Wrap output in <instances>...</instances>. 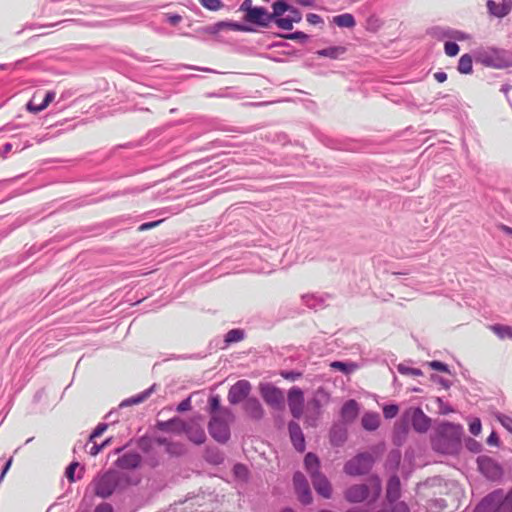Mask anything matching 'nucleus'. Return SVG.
Here are the masks:
<instances>
[{
  "instance_id": "1",
  "label": "nucleus",
  "mask_w": 512,
  "mask_h": 512,
  "mask_svg": "<svg viewBox=\"0 0 512 512\" xmlns=\"http://www.w3.org/2000/svg\"><path fill=\"white\" fill-rule=\"evenodd\" d=\"M462 433L463 427L460 424L440 423L431 439L433 449L442 454L455 453L460 447Z\"/></svg>"
},
{
  "instance_id": "2",
  "label": "nucleus",
  "mask_w": 512,
  "mask_h": 512,
  "mask_svg": "<svg viewBox=\"0 0 512 512\" xmlns=\"http://www.w3.org/2000/svg\"><path fill=\"white\" fill-rule=\"evenodd\" d=\"M381 481L378 477L369 478L367 484H355L344 493L345 499L351 503H360L365 500L375 501L381 494Z\"/></svg>"
},
{
  "instance_id": "3",
  "label": "nucleus",
  "mask_w": 512,
  "mask_h": 512,
  "mask_svg": "<svg viewBox=\"0 0 512 512\" xmlns=\"http://www.w3.org/2000/svg\"><path fill=\"white\" fill-rule=\"evenodd\" d=\"M233 420L234 415L230 410H223L213 415L208 424L211 437L219 443H226L230 438L229 425Z\"/></svg>"
},
{
  "instance_id": "4",
  "label": "nucleus",
  "mask_w": 512,
  "mask_h": 512,
  "mask_svg": "<svg viewBox=\"0 0 512 512\" xmlns=\"http://www.w3.org/2000/svg\"><path fill=\"white\" fill-rule=\"evenodd\" d=\"M478 61L488 67L501 69L512 65V58L508 52L500 49H486L478 53Z\"/></svg>"
},
{
  "instance_id": "5",
  "label": "nucleus",
  "mask_w": 512,
  "mask_h": 512,
  "mask_svg": "<svg viewBox=\"0 0 512 512\" xmlns=\"http://www.w3.org/2000/svg\"><path fill=\"white\" fill-rule=\"evenodd\" d=\"M374 463V458L369 453H360L347 461L344 465V472L350 476H361L367 474Z\"/></svg>"
},
{
  "instance_id": "6",
  "label": "nucleus",
  "mask_w": 512,
  "mask_h": 512,
  "mask_svg": "<svg viewBox=\"0 0 512 512\" xmlns=\"http://www.w3.org/2000/svg\"><path fill=\"white\" fill-rule=\"evenodd\" d=\"M117 476L114 472H106L103 475L95 478L92 482L94 493L101 497L107 498L114 492L117 486Z\"/></svg>"
},
{
  "instance_id": "7",
  "label": "nucleus",
  "mask_w": 512,
  "mask_h": 512,
  "mask_svg": "<svg viewBox=\"0 0 512 512\" xmlns=\"http://www.w3.org/2000/svg\"><path fill=\"white\" fill-rule=\"evenodd\" d=\"M259 392L265 403L273 408H282L284 404V394L276 386L270 383H261Z\"/></svg>"
},
{
  "instance_id": "8",
  "label": "nucleus",
  "mask_w": 512,
  "mask_h": 512,
  "mask_svg": "<svg viewBox=\"0 0 512 512\" xmlns=\"http://www.w3.org/2000/svg\"><path fill=\"white\" fill-rule=\"evenodd\" d=\"M171 424H176L179 426L180 430H185L190 441L197 445H201L206 440V434L203 430L201 424L192 420L189 423H185L183 421H174Z\"/></svg>"
},
{
  "instance_id": "9",
  "label": "nucleus",
  "mask_w": 512,
  "mask_h": 512,
  "mask_svg": "<svg viewBox=\"0 0 512 512\" xmlns=\"http://www.w3.org/2000/svg\"><path fill=\"white\" fill-rule=\"evenodd\" d=\"M55 96L54 91H48L44 94L41 91H36L27 103V109L30 112L38 113L44 110L54 100Z\"/></svg>"
},
{
  "instance_id": "10",
  "label": "nucleus",
  "mask_w": 512,
  "mask_h": 512,
  "mask_svg": "<svg viewBox=\"0 0 512 512\" xmlns=\"http://www.w3.org/2000/svg\"><path fill=\"white\" fill-rule=\"evenodd\" d=\"M288 406L294 418H301L304 408V394L299 387H292L288 392Z\"/></svg>"
},
{
  "instance_id": "11",
  "label": "nucleus",
  "mask_w": 512,
  "mask_h": 512,
  "mask_svg": "<svg viewBox=\"0 0 512 512\" xmlns=\"http://www.w3.org/2000/svg\"><path fill=\"white\" fill-rule=\"evenodd\" d=\"M251 391V384L247 380H239L231 386L228 392V401L238 404L247 398Z\"/></svg>"
},
{
  "instance_id": "12",
  "label": "nucleus",
  "mask_w": 512,
  "mask_h": 512,
  "mask_svg": "<svg viewBox=\"0 0 512 512\" xmlns=\"http://www.w3.org/2000/svg\"><path fill=\"white\" fill-rule=\"evenodd\" d=\"M293 482L300 502L305 505L310 504L312 501V494L305 476L302 473L297 472L294 474Z\"/></svg>"
},
{
  "instance_id": "13",
  "label": "nucleus",
  "mask_w": 512,
  "mask_h": 512,
  "mask_svg": "<svg viewBox=\"0 0 512 512\" xmlns=\"http://www.w3.org/2000/svg\"><path fill=\"white\" fill-rule=\"evenodd\" d=\"M502 501V491H495L485 497L473 512H494Z\"/></svg>"
},
{
  "instance_id": "14",
  "label": "nucleus",
  "mask_w": 512,
  "mask_h": 512,
  "mask_svg": "<svg viewBox=\"0 0 512 512\" xmlns=\"http://www.w3.org/2000/svg\"><path fill=\"white\" fill-rule=\"evenodd\" d=\"M244 19L246 22L262 27H267L272 22L270 13L263 7H255L250 13L245 14Z\"/></svg>"
},
{
  "instance_id": "15",
  "label": "nucleus",
  "mask_w": 512,
  "mask_h": 512,
  "mask_svg": "<svg viewBox=\"0 0 512 512\" xmlns=\"http://www.w3.org/2000/svg\"><path fill=\"white\" fill-rule=\"evenodd\" d=\"M486 6L491 15L498 18H503L511 12L512 0H502L500 3H496L493 0H488Z\"/></svg>"
},
{
  "instance_id": "16",
  "label": "nucleus",
  "mask_w": 512,
  "mask_h": 512,
  "mask_svg": "<svg viewBox=\"0 0 512 512\" xmlns=\"http://www.w3.org/2000/svg\"><path fill=\"white\" fill-rule=\"evenodd\" d=\"M312 483L318 494L324 498H330L332 494L331 484L321 473L312 474Z\"/></svg>"
},
{
  "instance_id": "17",
  "label": "nucleus",
  "mask_w": 512,
  "mask_h": 512,
  "mask_svg": "<svg viewBox=\"0 0 512 512\" xmlns=\"http://www.w3.org/2000/svg\"><path fill=\"white\" fill-rule=\"evenodd\" d=\"M411 421L414 430L419 433L426 432L430 427V418L420 408L413 409Z\"/></svg>"
},
{
  "instance_id": "18",
  "label": "nucleus",
  "mask_w": 512,
  "mask_h": 512,
  "mask_svg": "<svg viewBox=\"0 0 512 512\" xmlns=\"http://www.w3.org/2000/svg\"><path fill=\"white\" fill-rule=\"evenodd\" d=\"M481 472L489 479L496 480L502 476L501 467L491 459H483L479 462Z\"/></svg>"
},
{
  "instance_id": "19",
  "label": "nucleus",
  "mask_w": 512,
  "mask_h": 512,
  "mask_svg": "<svg viewBox=\"0 0 512 512\" xmlns=\"http://www.w3.org/2000/svg\"><path fill=\"white\" fill-rule=\"evenodd\" d=\"M288 428H289L290 438H291V441H292L294 447L300 452L304 451L305 440H304V436H303V433H302V430H301L299 424H297L295 422H290Z\"/></svg>"
},
{
  "instance_id": "20",
  "label": "nucleus",
  "mask_w": 512,
  "mask_h": 512,
  "mask_svg": "<svg viewBox=\"0 0 512 512\" xmlns=\"http://www.w3.org/2000/svg\"><path fill=\"white\" fill-rule=\"evenodd\" d=\"M359 414V405L358 403L351 399L344 403L341 409V417L342 420L346 423L353 422Z\"/></svg>"
},
{
  "instance_id": "21",
  "label": "nucleus",
  "mask_w": 512,
  "mask_h": 512,
  "mask_svg": "<svg viewBox=\"0 0 512 512\" xmlns=\"http://www.w3.org/2000/svg\"><path fill=\"white\" fill-rule=\"evenodd\" d=\"M245 411L254 420H260L264 416V409L256 398H249L245 402Z\"/></svg>"
},
{
  "instance_id": "22",
  "label": "nucleus",
  "mask_w": 512,
  "mask_h": 512,
  "mask_svg": "<svg viewBox=\"0 0 512 512\" xmlns=\"http://www.w3.org/2000/svg\"><path fill=\"white\" fill-rule=\"evenodd\" d=\"M141 457L137 453H126L116 460L117 467L121 469H133L139 466Z\"/></svg>"
},
{
  "instance_id": "23",
  "label": "nucleus",
  "mask_w": 512,
  "mask_h": 512,
  "mask_svg": "<svg viewBox=\"0 0 512 512\" xmlns=\"http://www.w3.org/2000/svg\"><path fill=\"white\" fill-rule=\"evenodd\" d=\"M362 427L367 431H374L380 425V415L377 412H366L361 419Z\"/></svg>"
},
{
  "instance_id": "24",
  "label": "nucleus",
  "mask_w": 512,
  "mask_h": 512,
  "mask_svg": "<svg viewBox=\"0 0 512 512\" xmlns=\"http://www.w3.org/2000/svg\"><path fill=\"white\" fill-rule=\"evenodd\" d=\"M400 480L397 476H392L387 483L386 496L390 502L396 501L400 497Z\"/></svg>"
},
{
  "instance_id": "25",
  "label": "nucleus",
  "mask_w": 512,
  "mask_h": 512,
  "mask_svg": "<svg viewBox=\"0 0 512 512\" xmlns=\"http://www.w3.org/2000/svg\"><path fill=\"white\" fill-rule=\"evenodd\" d=\"M328 401L329 394L325 391L324 388H318L315 392L314 398L309 402V407H313V409L318 414L322 405L328 403Z\"/></svg>"
},
{
  "instance_id": "26",
  "label": "nucleus",
  "mask_w": 512,
  "mask_h": 512,
  "mask_svg": "<svg viewBox=\"0 0 512 512\" xmlns=\"http://www.w3.org/2000/svg\"><path fill=\"white\" fill-rule=\"evenodd\" d=\"M304 464H305V467L308 471V473L310 474V476L312 477V474H316V473H320L318 471L319 469V459L316 455L312 454V453H308L306 456H305V459H304Z\"/></svg>"
},
{
  "instance_id": "27",
  "label": "nucleus",
  "mask_w": 512,
  "mask_h": 512,
  "mask_svg": "<svg viewBox=\"0 0 512 512\" xmlns=\"http://www.w3.org/2000/svg\"><path fill=\"white\" fill-rule=\"evenodd\" d=\"M489 329L496 334L500 339H512V328L507 325L495 324L489 326Z\"/></svg>"
},
{
  "instance_id": "28",
  "label": "nucleus",
  "mask_w": 512,
  "mask_h": 512,
  "mask_svg": "<svg viewBox=\"0 0 512 512\" xmlns=\"http://www.w3.org/2000/svg\"><path fill=\"white\" fill-rule=\"evenodd\" d=\"M155 442L158 445L165 446L166 452L172 454V455H179L183 452V447L180 444H174L168 442L165 438H157Z\"/></svg>"
},
{
  "instance_id": "29",
  "label": "nucleus",
  "mask_w": 512,
  "mask_h": 512,
  "mask_svg": "<svg viewBox=\"0 0 512 512\" xmlns=\"http://www.w3.org/2000/svg\"><path fill=\"white\" fill-rule=\"evenodd\" d=\"M334 23L339 27L352 28L355 26V19L349 13L341 14L334 17Z\"/></svg>"
},
{
  "instance_id": "30",
  "label": "nucleus",
  "mask_w": 512,
  "mask_h": 512,
  "mask_svg": "<svg viewBox=\"0 0 512 512\" xmlns=\"http://www.w3.org/2000/svg\"><path fill=\"white\" fill-rule=\"evenodd\" d=\"M111 443V439H106L105 441H103L101 444H98L96 439L93 440V441H90V439L88 440L87 444H86V449H87V452L91 455V456H96L98 453H100V451L108 446L109 444Z\"/></svg>"
},
{
  "instance_id": "31",
  "label": "nucleus",
  "mask_w": 512,
  "mask_h": 512,
  "mask_svg": "<svg viewBox=\"0 0 512 512\" xmlns=\"http://www.w3.org/2000/svg\"><path fill=\"white\" fill-rule=\"evenodd\" d=\"M272 8L273 12L270 13L271 21L277 17L282 16L285 12H288L290 10V5H288L283 0H279L273 3Z\"/></svg>"
},
{
  "instance_id": "32",
  "label": "nucleus",
  "mask_w": 512,
  "mask_h": 512,
  "mask_svg": "<svg viewBox=\"0 0 512 512\" xmlns=\"http://www.w3.org/2000/svg\"><path fill=\"white\" fill-rule=\"evenodd\" d=\"M458 71L463 74H469L472 72V58L470 55L464 54L460 57Z\"/></svg>"
},
{
  "instance_id": "33",
  "label": "nucleus",
  "mask_w": 512,
  "mask_h": 512,
  "mask_svg": "<svg viewBox=\"0 0 512 512\" xmlns=\"http://www.w3.org/2000/svg\"><path fill=\"white\" fill-rule=\"evenodd\" d=\"M494 512H512V489L505 497L502 495V501Z\"/></svg>"
},
{
  "instance_id": "34",
  "label": "nucleus",
  "mask_w": 512,
  "mask_h": 512,
  "mask_svg": "<svg viewBox=\"0 0 512 512\" xmlns=\"http://www.w3.org/2000/svg\"><path fill=\"white\" fill-rule=\"evenodd\" d=\"M318 53L321 56H326V57L336 59L345 53V48L344 47H330V48L323 49V50L319 51Z\"/></svg>"
},
{
  "instance_id": "35",
  "label": "nucleus",
  "mask_w": 512,
  "mask_h": 512,
  "mask_svg": "<svg viewBox=\"0 0 512 512\" xmlns=\"http://www.w3.org/2000/svg\"><path fill=\"white\" fill-rule=\"evenodd\" d=\"M229 410L228 408H222L220 406V397L218 395L211 396L209 398V412L211 417L218 414L220 411Z\"/></svg>"
},
{
  "instance_id": "36",
  "label": "nucleus",
  "mask_w": 512,
  "mask_h": 512,
  "mask_svg": "<svg viewBox=\"0 0 512 512\" xmlns=\"http://www.w3.org/2000/svg\"><path fill=\"white\" fill-rule=\"evenodd\" d=\"M330 366L331 368L339 370L343 373H350L357 368L356 364H346L340 361H334L330 364Z\"/></svg>"
},
{
  "instance_id": "37",
  "label": "nucleus",
  "mask_w": 512,
  "mask_h": 512,
  "mask_svg": "<svg viewBox=\"0 0 512 512\" xmlns=\"http://www.w3.org/2000/svg\"><path fill=\"white\" fill-rule=\"evenodd\" d=\"M244 337V333L242 330H239V329H232L230 330L226 336H225V341L227 343H234V342H238V341H241Z\"/></svg>"
},
{
  "instance_id": "38",
  "label": "nucleus",
  "mask_w": 512,
  "mask_h": 512,
  "mask_svg": "<svg viewBox=\"0 0 512 512\" xmlns=\"http://www.w3.org/2000/svg\"><path fill=\"white\" fill-rule=\"evenodd\" d=\"M397 369H398V372L402 375H410V376H415V377L423 375V372L420 369L408 367L403 364H399Z\"/></svg>"
},
{
  "instance_id": "39",
  "label": "nucleus",
  "mask_w": 512,
  "mask_h": 512,
  "mask_svg": "<svg viewBox=\"0 0 512 512\" xmlns=\"http://www.w3.org/2000/svg\"><path fill=\"white\" fill-rule=\"evenodd\" d=\"M199 3L208 10L217 11L223 7L221 0H198Z\"/></svg>"
},
{
  "instance_id": "40",
  "label": "nucleus",
  "mask_w": 512,
  "mask_h": 512,
  "mask_svg": "<svg viewBox=\"0 0 512 512\" xmlns=\"http://www.w3.org/2000/svg\"><path fill=\"white\" fill-rule=\"evenodd\" d=\"M273 21L275 22V24L283 29V30H291L293 28V22L291 21L290 17H277L275 19H273Z\"/></svg>"
},
{
  "instance_id": "41",
  "label": "nucleus",
  "mask_w": 512,
  "mask_h": 512,
  "mask_svg": "<svg viewBox=\"0 0 512 512\" xmlns=\"http://www.w3.org/2000/svg\"><path fill=\"white\" fill-rule=\"evenodd\" d=\"M233 472L235 474V476L241 480H247L248 478V469L245 465L243 464H236L233 468Z\"/></svg>"
},
{
  "instance_id": "42",
  "label": "nucleus",
  "mask_w": 512,
  "mask_h": 512,
  "mask_svg": "<svg viewBox=\"0 0 512 512\" xmlns=\"http://www.w3.org/2000/svg\"><path fill=\"white\" fill-rule=\"evenodd\" d=\"M399 412V408L395 404L386 405L383 407V414L386 419L394 418Z\"/></svg>"
},
{
  "instance_id": "43",
  "label": "nucleus",
  "mask_w": 512,
  "mask_h": 512,
  "mask_svg": "<svg viewBox=\"0 0 512 512\" xmlns=\"http://www.w3.org/2000/svg\"><path fill=\"white\" fill-rule=\"evenodd\" d=\"M79 466V463L78 462H72L67 468H66V471H65V475L67 477V479L69 480L70 483H73L76 481V478H75V471L76 469L78 468Z\"/></svg>"
},
{
  "instance_id": "44",
  "label": "nucleus",
  "mask_w": 512,
  "mask_h": 512,
  "mask_svg": "<svg viewBox=\"0 0 512 512\" xmlns=\"http://www.w3.org/2000/svg\"><path fill=\"white\" fill-rule=\"evenodd\" d=\"M174 421H181V420L180 419H172V420H170L168 422H165V423L161 424V429L167 430V431H173V432H176V433L185 432V430H180L178 425L171 424Z\"/></svg>"
},
{
  "instance_id": "45",
  "label": "nucleus",
  "mask_w": 512,
  "mask_h": 512,
  "mask_svg": "<svg viewBox=\"0 0 512 512\" xmlns=\"http://www.w3.org/2000/svg\"><path fill=\"white\" fill-rule=\"evenodd\" d=\"M444 48L445 53L451 57L456 56L459 52V46L455 42H446Z\"/></svg>"
},
{
  "instance_id": "46",
  "label": "nucleus",
  "mask_w": 512,
  "mask_h": 512,
  "mask_svg": "<svg viewBox=\"0 0 512 512\" xmlns=\"http://www.w3.org/2000/svg\"><path fill=\"white\" fill-rule=\"evenodd\" d=\"M482 429L481 421L479 418H475L473 421L469 423V431L471 434L477 436L480 434Z\"/></svg>"
},
{
  "instance_id": "47",
  "label": "nucleus",
  "mask_w": 512,
  "mask_h": 512,
  "mask_svg": "<svg viewBox=\"0 0 512 512\" xmlns=\"http://www.w3.org/2000/svg\"><path fill=\"white\" fill-rule=\"evenodd\" d=\"M428 365L433 369V370H436V371H440V372H449L448 370V366L443 363V362H440V361H431L428 363Z\"/></svg>"
},
{
  "instance_id": "48",
  "label": "nucleus",
  "mask_w": 512,
  "mask_h": 512,
  "mask_svg": "<svg viewBox=\"0 0 512 512\" xmlns=\"http://www.w3.org/2000/svg\"><path fill=\"white\" fill-rule=\"evenodd\" d=\"M280 375L284 379H287V380H290V381H295V380H297V379L302 377V373L301 372H296V371H282L280 373Z\"/></svg>"
},
{
  "instance_id": "49",
  "label": "nucleus",
  "mask_w": 512,
  "mask_h": 512,
  "mask_svg": "<svg viewBox=\"0 0 512 512\" xmlns=\"http://www.w3.org/2000/svg\"><path fill=\"white\" fill-rule=\"evenodd\" d=\"M107 429L106 424H99L95 430L92 432V434L89 436L90 441L95 440L96 438L100 437L104 431Z\"/></svg>"
},
{
  "instance_id": "50",
  "label": "nucleus",
  "mask_w": 512,
  "mask_h": 512,
  "mask_svg": "<svg viewBox=\"0 0 512 512\" xmlns=\"http://www.w3.org/2000/svg\"><path fill=\"white\" fill-rule=\"evenodd\" d=\"M288 12H289V14L287 17H290V19L293 23H299L301 21L302 16H301V13L297 9L290 6V10Z\"/></svg>"
},
{
  "instance_id": "51",
  "label": "nucleus",
  "mask_w": 512,
  "mask_h": 512,
  "mask_svg": "<svg viewBox=\"0 0 512 512\" xmlns=\"http://www.w3.org/2000/svg\"><path fill=\"white\" fill-rule=\"evenodd\" d=\"M255 7L253 6L252 0H244L242 4L240 5L239 10L241 12H244L245 14L250 13L251 10H253Z\"/></svg>"
},
{
  "instance_id": "52",
  "label": "nucleus",
  "mask_w": 512,
  "mask_h": 512,
  "mask_svg": "<svg viewBox=\"0 0 512 512\" xmlns=\"http://www.w3.org/2000/svg\"><path fill=\"white\" fill-rule=\"evenodd\" d=\"M345 438H346L345 431H340L339 435H337V432H333L332 437H331V441L334 444H340V443L344 442Z\"/></svg>"
},
{
  "instance_id": "53",
  "label": "nucleus",
  "mask_w": 512,
  "mask_h": 512,
  "mask_svg": "<svg viewBox=\"0 0 512 512\" xmlns=\"http://www.w3.org/2000/svg\"><path fill=\"white\" fill-rule=\"evenodd\" d=\"M284 37L286 39H290V40H307V38H308V36L305 33L300 32V31L291 33V34L286 35Z\"/></svg>"
},
{
  "instance_id": "54",
  "label": "nucleus",
  "mask_w": 512,
  "mask_h": 512,
  "mask_svg": "<svg viewBox=\"0 0 512 512\" xmlns=\"http://www.w3.org/2000/svg\"><path fill=\"white\" fill-rule=\"evenodd\" d=\"M487 444L490 446H498L499 445V437L496 432H492L486 440Z\"/></svg>"
},
{
  "instance_id": "55",
  "label": "nucleus",
  "mask_w": 512,
  "mask_h": 512,
  "mask_svg": "<svg viewBox=\"0 0 512 512\" xmlns=\"http://www.w3.org/2000/svg\"><path fill=\"white\" fill-rule=\"evenodd\" d=\"M227 29L233 30V31H247L248 29L236 22H227Z\"/></svg>"
},
{
  "instance_id": "56",
  "label": "nucleus",
  "mask_w": 512,
  "mask_h": 512,
  "mask_svg": "<svg viewBox=\"0 0 512 512\" xmlns=\"http://www.w3.org/2000/svg\"><path fill=\"white\" fill-rule=\"evenodd\" d=\"M190 407H191V402H190V399L188 398L179 403V405L177 406V411L184 412V411L189 410Z\"/></svg>"
},
{
  "instance_id": "57",
  "label": "nucleus",
  "mask_w": 512,
  "mask_h": 512,
  "mask_svg": "<svg viewBox=\"0 0 512 512\" xmlns=\"http://www.w3.org/2000/svg\"><path fill=\"white\" fill-rule=\"evenodd\" d=\"M94 512H113V508L108 503H102L95 508Z\"/></svg>"
},
{
  "instance_id": "58",
  "label": "nucleus",
  "mask_w": 512,
  "mask_h": 512,
  "mask_svg": "<svg viewBox=\"0 0 512 512\" xmlns=\"http://www.w3.org/2000/svg\"><path fill=\"white\" fill-rule=\"evenodd\" d=\"M307 21L310 23V24H319L320 22H322V19L319 15L317 14H313V13H310L307 15Z\"/></svg>"
},
{
  "instance_id": "59",
  "label": "nucleus",
  "mask_w": 512,
  "mask_h": 512,
  "mask_svg": "<svg viewBox=\"0 0 512 512\" xmlns=\"http://www.w3.org/2000/svg\"><path fill=\"white\" fill-rule=\"evenodd\" d=\"M160 223H161V220H160V221H154V222L143 223V224L139 227V230H140V231H144V230H147V229H150V228L156 227V226H157V225H159Z\"/></svg>"
},
{
  "instance_id": "60",
  "label": "nucleus",
  "mask_w": 512,
  "mask_h": 512,
  "mask_svg": "<svg viewBox=\"0 0 512 512\" xmlns=\"http://www.w3.org/2000/svg\"><path fill=\"white\" fill-rule=\"evenodd\" d=\"M222 29H227V22H218L216 23L212 28H211V32L212 33H217L218 31L222 30Z\"/></svg>"
},
{
  "instance_id": "61",
  "label": "nucleus",
  "mask_w": 512,
  "mask_h": 512,
  "mask_svg": "<svg viewBox=\"0 0 512 512\" xmlns=\"http://www.w3.org/2000/svg\"><path fill=\"white\" fill-rule=\"evenodd\" d=\"M12 463H13V458L10 457L9 460L6 462V464L4 466V469L2 470V473L0 475V481H2L4 479V476L6 475L8 470L10 469Z\"/></svg>"
},
{
  "instance_id": "62",
  "label": "nucleus",
  "mask_w": 512,
  "mask_h": 512,
  "mask_svg": "<svg viewBox=\"0 0 512 512\" xmlns=\"http://www.w3.org/2000/svg\"><path fill=\"white\" fill-rule=\"evenodd\" d=\"M434 78L439 82L443 83L447 80V74L445 72H436Z\"/></svg>"
},
{
  "instance_id": "63",
  "label": "nucleus",
  "mask_w": 512,
  "mask_h": 512,
  "mask_svg": "<svg viewBox=\"0 0 512 512\" xmlns=\"http://www.w3.org/2000/svg\"><path fill=\"white\" fill-rule=\"evenodd\" d=\"M181 20H182L181 16H180V15H177V14L170 15V16L168 17V21H169L172 25H177Z\"/></svg>"
},
{
  "instance_id": "64",
  "label": "nucleus",
  "mask_w": 512,
  "mask_h": 512,
  "mask_svg": "<svg viewBox=\"0 0 512 512\" xmlns=\"http://www.w3.org/2000/svg\"><path fill=\"white\" fill-rule=\"evenodd\" d=\"M499 228L501 231H503L505 234L509 235L512 237V228L507 226V225H504V224H501L499 225Z\"/></svg>"
}]
</instances>
